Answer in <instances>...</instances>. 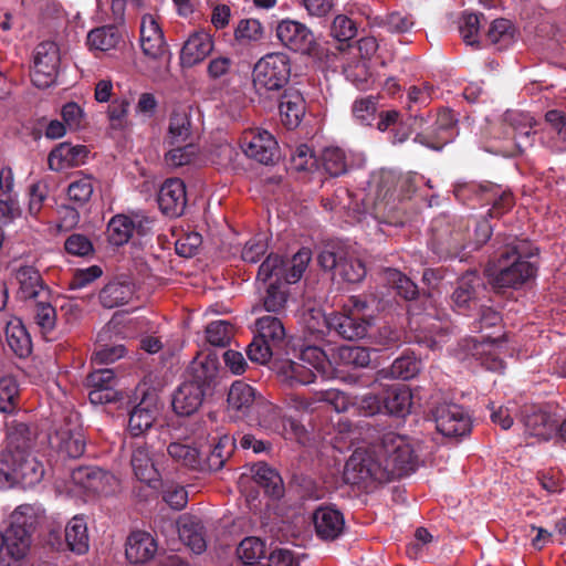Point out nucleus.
Here are the masks:
<instances>
[{
	"label": "nucleus",
	"mask_w": 566,
	"mask_h": 566,
	"mask_svg": "<svg viewBox=\"0 0 566 566\" xmlns=\"http://www.w3.org/2000/svg\"><path fill=\"white\" fill-rule=\"evenodd\" d=\"M418 455L405 436L387 432L369 452H354L345 464V479L354 484L367 480L387 483L413 473Z\"/></svg>",
	"instance_id": "obj_1"
},
{
	"label": "nucleus",
	"mask_w": 566,
	"mask_h": 566,
	"mask_svg": "<svg viewBox=\"0 0 566 566\" xmlns=\"http://www.w3.org/2000/svg\"><path fill=\"white\" fill-rule=\"evenodd\" d=\"M312 260V251L301 248L291 259L269 254L260 264L255 277V291L268 312H277L287 300L285 284L297 283Z\"/></svg>",
	"instance_id": "obj_2"
},
{
	"label": "nucleus",
	"mask_w": 566,
	"mask_h": 566,
	"mask_svg": "<svg viewBox=\"0 0 566 566\" xmlns=\"http://www.w3.org/2000/svg\"><path fill=\"white\" fill-rule=\"evenodd\" d=\"M220 382V361L208 347L197 353L187 368L185 380L172 396V409L179 416H191L212 397Z\"/></svg>",
	"instance_id": "obj_3"
},
{
	"label": "nucleus",
	"mask_w": 566,
	"mask_h": 566,
	"mask_svg": "<svg viewBox=\"0 0 566 566\" xmlns=\"http://www.w3.org/2000/svg\"><path fill=\"white\" fill-rule=\"evenodd\" d=\"M527 243L517 238L507 237L489 260L486 274L493 289L501 293L506 289H520L535 277L537 266L526 260L532 253L526 251Z\"/></svg>",
	"instance_id": "obj_4"
},
{
	"label": "nucleus",
	"mask_w": 566,
	"mask_h": 566,
	"mask_svg": "<svg viewBox=\"0 0 566 566\" xmlns=\"http://www.w3.org/2000/svg\"><path fill=\"white\" fill-rule=\"evenodd\" d=\"M290 59L284 53H269L253 67V88L264 108H273V98L290 80Z\"/></svg>",
	"instance_id": "obj_5"
},
{
	"label": "nucleus",
	"mask_w": 566,
	"mask_h": 566,
	"mask_svg": "<svg viewBox=\"0 0 566 566\" xmlns=\"http://www.w3.org/2000/svg\"><path fill=\"white\" fill-rule=\"evenodd\" d=\"M367 311L366 301L360 296H350L339 312L322 315L323 326L328 332L335 331L344 339H361L371 327V315Z\"/></svg>",
	"instance_id": "obj_6"
},
{
	"label": "nucleus",
	"mask_w": 566,
	"mask_h": 566,
	"mask_svg": "<svg viewBox=\"0 0 566 566\" xmlns=\"http://www.w3.org/2000/svg\"><path fill=\"white\" fill-rule=\"evenodd\" d=\"M469 223L463 220L451 221L446 216L433 219L429 244L440 259H463L462 252L470 248Z\"/></svg>",
	"instance_id": "obj_7"
},
{
	"label": "nucleus",
	"mask_w": 566,
	"mask_h": 566,
	"mask_svg": "<svg viewBox=\"0 0 566 566\" xmlns=\"http://www.w3.org/2000/svg\"><path fill=\"white\" fill-rule=\"evenodd\" d=\"M44 465L30 452L9 455L0 460V489L19 485L22 489L33 488L44 476Z\"/></svg>",
	"instance_id": "obj_8"
},
{
	"label": "nucleus",
	"mask_w": 566,
	"mask_h": 566,
	"mask_svg": "<svg viewBox=\"0 0 566 566\" xmlns=\"http://www.w3.org/2000/svg\"><path fill=\"white\" fill-rule=\"evenodd\" d=\"M34 531V515L31 505L18 506L11 515V523L2 533L3 549L13 562L23 559L31 546Z\"/></svg>",
	"instance_id": "obj_9"
},
{
	"label": "nucleus",
	"mask_w": 566,
	"mask_h": 566,
	"mask_svg": "<svg viewBox=\"0 0 566 566\" xmlns=\"http://www.w3.org/2000/svg\"><path fill=\"white\" fill-rule=\"evenodd\" d=\"M284 337L285 329L277 317L268 315L259 318L255 323L253 339L250 342V361L260 365L270 363Z\"/></svg>",
	"instance_id": "obj_10"
},
{
	"label": "nucleus",
	"mask_w": 566,
	"mask_h": 566,
	"mask_svg": "<svg viewBox=\"0 0 566 566\" xmlns=\"http://www.w3.org/2000/svg\"><path fill=\"white\" fill-rule=\"evenodd\" d=\"M437 431L446 438L459 439L470 434L472 419L469 412L454 402H439L430 409Z\"/></svg>",
	"instance_id": "obj_11"
},
{
	"label": "nucleus",
	"mask_w": 566,
	"mask_h": 566,
	"mask_svg": "<svg viewBox=\"0 0 566 566\" xmlns=\"http://www.w3.org/2000/svg\"><path fill=\"white\" fill-rule=\"evenodd\" d=\"M394 182V174L386 172L381 175L373 206V216L379 224L401 227L406 223L407 216L399 207L401 200H397L395 196Z\"/></svg>",
	"instance_id": "obj_12"
},
{
	"label": "nucleus",
	"mask_w": 566,
	"mask_h": 566,
	"mask_svg": "<svg viewBox=\"0 0 566 566\" xmlns=\"http://www.w3.org/2000/svg\"><path fill=\"white\" fill-rule=\"evenodd\" d=\"M486 285L478 271H467L457 280L455 287L450 295V307L453 312L471 316L481 305V296Z\"/></svg>",
	"instance_id": "obj_13"
},
{
	"label": "nucleus",
	"mask_w": 566,
	"mask_h": 566,
	"mask_svg": "<svg viewBox=\"0 0 566 566\" xmlns=\"http://www.w3.org/2000/svg\"><path fill=\"white\" fill-rule=\"evenodd\" d=\"M60 65V50L56 43L44 41L34 50L31 81L39 88H46L55 83Z\"/></svg>",
	"instance_id": "obj_14"
},
{
	"label": "nucleus",
	"mask_w": 566,
	"mask_h": 566,
	"mask_svg": "<svg viewBox=\"0 0 566 566\" xmlns=\"http://www.w3.org/2000/svg\"><path fill=\"white\" fill-rule=\"evenodd\" d=\"M276 36L289 50L302 55H316L317 46L312 30L304 23L283 19L276 25Z\"/></svg>",
	"instance_id": "obj_15"
},
{
	"label": "nucleus",
	"mask_w": 566,
	"mask_h": 566,
	"mask_svg": "<svg viewBox=\"0 0 566 566\" xmlns=\"http://www.w3.org/2000/svg\"><path fill=\"white\" fill-rule=\"evenodd\" d=\"M457 124L454 113L449 108H442L438 112L433 125L418 133L415 142L430 149L441 150L458 135Z\"/></svg>",
	"instance_id": "obj_16"
},
{
	"label": "nucleus",
	"mask_w": 566,
	"mask_h": 566,
	"mask_svg": "<svg viewBox=\"0 0 566 566\" xmlns=\"http://www.w3.org/2000/svg\"><path fill=\"white\" fill-rule=\"evenodd\" d=\"M118 379L113 369H96L86 377L85 385L90 388L88 399L93 405L116 402L122 392L116 388Z\"/></svg>",
	"instance_id": "obj_17"
},
{
	"label": "nucleus",
	"mask_w": 566,
	"mask_h": 566,
	"mask_svg": "<svg viewBox=\"0 0 566 566\" xmlns=\"http://www.w3.org/2000/svg\"><path fill=\"white\" fill-rule=\"evenodd\" d=\"M316 536L324 542L340 537L345 530L344 514L335 505H319L312 514Z\"/></svg>",
	"instance_id": "obj_18"
},
{
	"label": "nucleus",
	"mask_w": 566,
	"mask_h": 566,
	"mask_svg": "<svg viewBox=\"0 0 566 566\" xmlns=\"http://www.w3.org/2000/svg\"><path fill=\"white\" fill-rule=\"evenodd\" d=\"M417 324L412 329L411 339L427 348L436 350L441 347V344L447 342L448 336L451 333V328L448 324L443 325L438 319L424 315L419 319H411L410 325Z\"/></svg>",
	"instance_id": "obj_19"
},
{
	"label": "nucleus",
	"mask_w": 566,
	"mask_h": 566,
	"mask_svg": "<svg viewBox=\"0 0 566 566\" xmlns=\"http://www.w3.org/2000/svg\"><path fill=\"white\" fill-rule=\"evenodd\" d=\"M72 481L93 494L108 495L113 492L116 479L98 467L84 465L72 470Z\"/></svg>",
	"instance_id": "obj_20"
},
{
	"label": "nucleus",
	"mask_w": 566,
	"mask_h": 566,
	"mask_svg": "<svg viewBox=\"0 0 566 566\" xmlns=\"http://www.w3.org/2000/svg\"><path fill=\"white\" fill-rule=\"evenodd\" d=\"M157 202L160 211L169 217H180L187 206L186 185L179 178H169L160 187Z\"/></svg>",
	"instance_id": "obj_21"
},
{
	"label": "nucleus",
	"mask_w": 566,
	"mask_h": 566,
	"mask_svg": "<svg viewBox=\"0 0 566 566\" xmlns=\"http://www.w3.org/2000/svg\"><path fill=\"white\" fill-rule=\"evenodd\" d=\"M273 101L279 102L280 117L284 127L290 130L297 128L306 112L305 99L301 92L290 87L276 94Z\"/></svg>",
	"instance_id": "obj_22"
},
{
	"label": "nucleus",
	"mask_w": 566,
	"mask_h": 566,
	"mask_svg": "<svg viewBox=\"0 0 566 566\" xmlns=\"http://www.w3.org/2000/svg\"><path fill=\"white\" fill-rule=\"evenodd\" d=\"M57 453L63 458L78 459L84 454L86 440L80 424L72 423V420L61 426L54 437Z\"/></svg>",
	"instance_id": "obj_23"
},
{
	"label": "nucleus",
	"mask_w": 566,
	"mask_h": 566,
	"mask_svg": "<svg viewBox=\"0 0 566 566\" xmlns=\"http://www.w3.org/2000/svg\"><path fill=\"white\" fill-rule=\"evenodd\" d=\"M140 48L145 56L160 59L167 51L164 32L153 15L146 14L140 23Z\"/></svg>",
	"instance_id": "obj_24"
},
{
	"label": "nucleus",
	"mask_w": 566,
	"mask_h": 566,
	"mask_svg": "<svg viewBox=\"0 0 566 566\" xmlns=\"http://www.w3.org/2000/svg\"><path fill=\"white\" fill-rule=\"evenodd\" d=\"M250 158L262 165H273L280 159L279 144L270 132L250 128Z\"/></svg>",
	"instance_id": "obj_25"
},
{
	"label": "nucleus",
	"mask_w": 566,
	"mask_h": 566,
	"mask_svg": "<svg viewBox=\"0 0 566 566\" xmlns=\"http://www.w3.org/2000/svg\"><path fill=\"white\" fill-rule=\"evenodd\" d=\"M88 154L90 150L85 145H72L66 142L60 143L50 151L48 165L54 171L77 167L85 163Z\"/></svg>",
	"instance_id": "obj_26"
},
{
	"label": "nucleus",
	"mask_w": 566,
	"mask_h": 566,
	"mask_svg": "<svg viewBox=\"0 0 566 566\" xmlns=\"http://www.w3.org/2000/svg\"><path fill=\"white\" fill-rule=\"evenodd\" d=\"M525 432L542 440H549L556 432L557 423L549 412L537 406H526L522 411Z\"/></svg>",
	"instance_id": "obj_27"
},
{
	"label": "nucleus",
	"mask_w": 566,
	"mask_h": 566,
	"mask_svg": "<svg viewBox=\"0 0 566 566\" xmlns=\"http://www.w3.org/2000/svg\"><path fill=\"white\" fill-rule=\"evenodd\" d=\"M124 34V29L116 24L96 27L87 33L86 45L90 51L118 50L125 44Z\"/></svg>",
	"instance_id": "obj_28"
},
{
	"label": "nucleus",
	"mask_w": 566,
	"mask_h": 566,
	"mask_svg": "<svg viewBox=\"0 0 566 566\" xmlns=\"http://www.w3.org/2000/svg\"><path fill=\"white\" fill-rule=\"evenodd\" d=\"M501 337L481 336V338L465 339L468 353L481 360L488 369L497 371L504 368L503 360L495 356V348L500 345Z\"/></svg>",
	"instance_id": "obj_29"
},
{
	"label": "nucleus",
	"mask_w": 566,
	"mask_h": 566,
	"mask_svg": "<svg viewBox=\"0 0 566 566\" xmlns=\"http://www.w3.org/2000/svg\"><path fill=\"white\" fill-rule=\"evenodd\" d=\"M15 276L20 284L18 291L20 300L34 302L43 296H49L50 290L35 268L31 265L20 266Z\"/></svg>",
	"instance_id": "obj_30"
},
{
	"label": "nucleus",
	"mask_w": 566,
	"mask_h": 566,
	"mask_svg": "<svg viewBox=\"0 0 566 566\" xmlns=\"http://www.w3.org/2000/svg\"><path fill=\"white\" fill-rule=\"evenodd\" d=\"M252 421L266 430L275 431L280 428L279 410L250 386V427Z\"/></svg>",
	"instance_id": "obj_31"
},
{
	"label": "nucleus",
	"mask_w": 566,
	"mask_h": 566,
	"mask_svg": "<svg viewBox=\"0 0 566 566\" xmlns=\"http://www.w3.org/2000/svg\"><path fill=\"white\" fill-rule=\"evenodd\" d=\"M156 552L157 543L149 533L135 531L127 537L125 555L129 563L145 564L155 556Z\"/></svg>",
	"instance_id": "obj_32"
},
{
	"label": "nucleus",
	"mask_w": 566,
	"mask_h": 566,
	"mask_svg": "<svg viewBox=\"0 0 566 566\" xmlns=\"http://www.w3.org/2000/svg\"><path fill=\"white\" fill-rule=\"evenodd\" d=\"M130 465L138 482L157 483L160 473L156 469L146 442H134L130 446Z\"/></svg>",
	"instance_id": "obj_33"
},
{
	"label": "nucleus",
	"mask_w": 566,
	"mask_h": 566,
	"mask_svg": "<svg viewBox=\"0 0 566 566\" xmlns=\"http://www.w3.org/2000/svg\"><path fill=\"white\" fill-rule=\"evenodd\" d=\"M504 122V134L506 138L513 140L518 153H523L534 145L535 132L524 116L507 113Z\"/></svg>",
	"instance_id": "obj_34"
},
{
	"label": "nucleus",
	"mask_w": 566,
	"mask_h": 566,
	"mask_svg": "<svg viewBox=\"0 0 566 566\" xmlns=\"http://www.w3.org/2000/svg\"><path fill=\"white\" fill-rule=\"evenodd\" d=\"M32 446V433L30 427L24 422L11 421L7 423L6 447L0 452V460H6L7 454L17 455L30 452Z\"/></svg>",
	"instance_id": "obj_35"
},
{
	"label": "nucleus",
	"mask_w": 566,
	"mask_h": 566,
	"mask_svg": "<svg viewBox=\"0 0 566 566\" xmlns=\"http://www.w3.org/2000/svg\"><path fill=\"white\" fill-rule=\"evenodd\" d=\"M167 453L177 465L191 471L205 472L203 450L198 449L193 443L170 442L167 447Z\"/></svg>",
	"instance_id": "obj_36"
},
{
	"label": "nucleus",
	"mask_w": 566,
	"mask_h": 566,
	"mask_svg": "<svg viewBox=\"0 0 566 566\" xmlns=\"http://www.w3.org/2000/svg\"><path fill=\"white\" fill-rule=\"evenodd\" d=\"M165 142L169 146L193 142V126L190 108L178 107L169 117L168 134Z\"/></svg>",
	"instance_id": "obj_37"
},
{
	"label": "nucleus",
	"mask_w": 566,
	"mask_h": 566,
	"mask_svg": "<svg viewBox=\"0 0 566 566\" xmlns=\"http://www.w3.org/2000/svg\"><path fill=\"white\" fill-rule=\"evenodd\" d=\"M253 481L263 489L265 495L279 500L284 495V484L280 473L265 462L250 465Z\"/></svg>",
	"instance_id": "obj_38"
},
{
	"label": "nucleus",
	"mask_w": 566,
	"mask_h": 566,
	"mask_svg": "<svg viewBox=\"0 0 566 566\" xmlns=\"http://www.w3.org/2000/svg\"><path fill=\"white\" fill-rule=\"evenodd\" d=\"M158 416L157 406L144 398L129 413L128 430L135 438L145 434L155 423Z\"/></svg>",
	"instance_id": "obj_39"
},
{
	"label": "nucleus",
	"mask_w": 566,
	"mask_h": 566,
	"mask_svg": "<svg viewBox=\"0 0 566 566\" xmlns=\"http://www.w3.org/2000/svg\"><path fill=\"white\" fill-rule=\"evenodd\" d=\"M434 88L429 83H422L420 86H410L407 94V111L409 119L413 120L418 127H423L427 123V115L419 113L423 107H427L431 101Z\"/></svg>",
	"instance_id": "obj_40"
},
{
	"label": "nucleus",
	"mask_w": 566,
	"mask_h": 566,
	"mask_svg": "<svg viewBox=\"0 0 566 566\" xmlns=\"http://www.w3.org/2000/svg\"><path fill=\"white\" fill-rule=\"evenodd\" d=\"M213 49L211 38L205 33L199 32L192 34L184 44L180 52V60L182 65L193 66L206 59Z\"/></svg>",
	"instance_id": "obj_41"
},
{
	"label": "nucleus",
	"mask_w": 566,
	"mask_h": 566,
	"mask_svg": "<svg viewBox=\"0 0 566 566\" xmlns=\"http://www.w3.org/2000/svg\"><path fill=\"white\" fill-rule=\"evenodd\" d=\"M491 181H463L454 185L453 195L455 199L471 209L485 206L486 192Z\"/></svg>",
	"instance_id": "obj_42"
},
{
	"label": "nucleus",
	"mask_w": 566,
	"mask_h": 566,
	"mask_svg": "<svg viewBox=\"0 0 566 566\" xmlns=\"http://www.w3.org/2000/svg\"><path fill=\"white\" fill-rule=\"evenodd\" d=\"M486 192L485 206H491L486 212L490 219H501L509 213L515 206L514 195L510 189L502 188L501 185L492 182Z\"/></svg>",
	"instance_id": "obj_43"
},
{
	"label": "nucleus",
	"mask_w": 566,
	"mask_h": 566,
	"mask_svg": "<svg viewBox=\"0 0 566 566\" xmlns=\"http://www.w3.org/2000/svg\"><path fill=\"white\" fill-rule=\"evenodd\" d=\"M180 539L196 554H201L207 548L205 527L197 517L189 516L180 521L178 526Z\"/></svg>",
	"instance_id": "obj_44"
},
{
	"label": "nucleus",
	"mask_w": 566,
	"mask_h": 566,
	"mask_svg": "<svg viewBox=\"0 0 566 566\" xmlns=\"http://www.w3.org/2000/svg\"><path fill=\"white\" fill-rule=\"evenodd\" d=\"M385 413L405 417L410 412L412 406V395L406 386H395L388 388L384 395Z\"/></svg>",
	"instance_id": "obj_45"
},
{
	"label": "nucleus",
	"mask_w": 566,
	"mask_h": 566,
	"mask_svg": "<svg viewBox=\"0 0 566 566\" xmlns=\"http://www.w3.org/2000/svg\"><path fill=\"white\" fill-rule=\"evenodd\" d=\"M548 133L553 134L548 147L553 153L566 151V113L560 109H549L544 116Z\"/></svg>",
	"instance_id": "obj_46"
},
{
	"label": "nucleus",
	"mask_w": 566,
	"mask_h": 566,
	"mask_svg": "<svg viewBox=\"0 0 566 566\" xmlns=\"http://www.w3.org/2000/svg\"><path fill=\"white\" fill-rule=\"evenodd\" d=\"M133 293L130 283L111 281L99 291L98 298L104 308H114L127 304Z\"/></svg>",
	"instance_id": "obj_47"
},
{
	"label": "nucleus",
	"mask_w": 566,
	"mask_h": 566,
	"mask_svg": "<svg viewBox=\"0 0 566 566\" xmlns=\"http://www.w3.org/2000/svg\"><path fill=\"white\" fill-rule=\"evenodd\" d=\"M65 541L73 553L78 555L88 551L90 537L87 524L83 515H75L65 527Z\"/></svg>",
	"instance_id": "obj_48"
},
{
	"label": "nucleus",
	"mask_w": 566,
	"mask_h": 566,
	"mask_svg": "<svg viewBox=\"0 0 566 566\" xmlns=\"http://www.w3.org/2000/svg\"><path fill=\"white\" fill-rule=\"evenodd\" d=\"M233 448V439L229 436L219 438L218 442L212 448L208 447V450L203 451L205 472H216L221 470L224 467L226 461L231 455Z\"/></svg>",
	"instance_id": "obj_49"
},
{
	"label": "nucleus",
	"mask_w": 566,
	"mask_h": 566,
	"mask_svg": "<svg viewBox=\"0 0 566 566\" xmlns=\"http://www.w3.org/2000/svg\"><path fill=\"white\" fill-rule=\"evenodd\" d=\"M6 336L8 346L18 357L25 358L32 353L31 336L20 321L7 325Z\"/></svg>",
	"instance_id": "obj_50"
},
{
	"label": "nucleus",
	"mask_w": 566,
	"mask_h": 566,
	"mask_svg": "<svg viewBox=\"0 0 566 566\" xmlns=\"http://www.w3.org/2000/svg\"><path fill=\"white\" fill-rule=\"evenodd\" d=\"M318 161L323 170L331 177H339L348 171L346 153L337 146L324 148Z\"/></svg>",
	"instance_id": "obj_51"
},
{
	"label": "nucleus",
	"mask_w": 566,
	"mask_h": 566,
	"mask_svg": "<svg viewBox=\"0 0 566 566\" xmlns=\"http://www.w3.org/2000/svg\"><path fill=\"white\" fill-rule=\"evenodd\" d=\"M227 402L231 418L241 420L248 416V384L243 379L233 381Z\"/></svg>",
	"instance_id": "obj_52"
},
{
	"label": "nucleus",
	"mask_w": 566,
	"mask_h": 566,
	"mask_svg": "<svg viewBox=\"0 0 566 566\" xmlns=\"http://www.w3.org/2000/svg\"><path fill=\"white\" fill-rule=\"evenodd\" d=\"M386 282L406 301L417 300L420 295L418 285L406 274L397 269H386L384 272Z\"/></svg>",
	"instance_id": "obj_53"
},
{
	"label": "nucleus",
	"mask_w": 566,
	"mask_h": 566,
	"mask_svg": "<svg viewBox=\"0 0 566 566\" xmlns=\"http://www.w3.org/2000/svg\"><path fill=\"white\" fill-rule=\"evenodd\" d=\"M344 74L346 80L360 91L368 90L374 83L373 74L369 69V60L367 57H360L348 63L344 67Z\"/></svg>",
	"instance_id": "obj_54"
},
{
	"label": "nucleus",
	"mask_w": 566,
	"mask_h": 566,
	"mask_svg": "<svg viewBox=\"0 0 566 566\" xmlns=\"http://www.w3.org/2000/svg\"><path fill=\"white\" fill-rule=\"evenodd\" d=\"M134 232V219L124 214H117L111 219L107 226L108 241L113 245L120 247L129 241Z\"/></svg>",
	"instance_id": "obj_55"
},
{
	"label": "nucleus",
	"mask_w": 566,
	"mask_h": 566,
	"mask_svg": "<svg viewBox=\"0 0 566 566\" xmlns=\"http://www.w3.org/2000/svg\"><path fill=\"white\" fill-rule=\"evenodd\" d=\"M95 180L92 176L85 175L70 182L67 198L76 207H85L94 192Z\"/></svg>",
	"instance_id": "obj_56"
},
{
	"label": "nucleus",
	"mask_w": 566,
	"mask_h": 566,
	"mask_svg": "<svg viewBox=\"0 0 566 566\" xmlns=\"http://www.w3.org/2000/svg\"><path fill=\"white\" fill-rule=\"evenodd\" d=\"M421 369V360L412 353H406L396 358L387 374L392 378L408 380L413 378Z\"/></svg>",
	"instance_id": "obj_57"
},
{
	"label": "nucleus",
	"mask_w": 566,
	"mask_h": 566,
	"mask_svg": "<svg viewBox=\"0 0 566 566\" xmlns=\"http://www.w3.org/2000/svg\"><path fill=\"white\" fill-rule=\"evenodd\" d=\"M206 344L226 348L233 336L232 325L226 321H213L206 327Z\"/></svg>",
	"instance_id": "obj_58"
},
{
	"label": "nucleus",
	"mask_w": 566,
	"mask_h": 566,
	"mask_svg": "<svg viewBox=\"0 0 566 566\" xmlns=\"http://www.w3.org/2000/svg\"><path fill=\"white\" fill-rule=\"evenodd\" d=\"M318 167V159L313 149L306 144H301L291 153L290 168L297 172H311Z\"/></svg>",
	"instance_id": "obj_59"
},
{
	"label": "nucleus",
	"mask_w": 566,
	"mask_h": 566,
	"mask_svg": "<svg viewBox=\"0 0 566 566\" xmlns=\"http://www.w3.org/2000/svg\"><path fill=\"white\" fill-rule=\"evenodd\" d=\"M298 358L322 375H325L331 366L327 354L317 345H303Z\"/></svg>",
	"instance_id": "obj_60"
},
{
	"label": "nucleus",
	"mask_w": 566,
	"mask_h": 566,
	"mask_svg": "<svg viewBox=\"0 0 566 566\" xmlns=\"http://www.w3.org/2000/svg\"><path fill=\"white\" fill-rule=\"evenodd\" d=\"M172 148L165 154V161L172 167L189 165L198 155V147L193 142H188L171 146Z\"/></svg>",
	"instance_id": "obj_61"
},
{
	"label": "nucleus",
	"mask_w": 566,
	"mask_h": 566,
	"mask_svg": "<svg viewBox=\"0 0 566 566\" xmlns=\"http://www.w3.org/2000/svg\"><path fill=\"white\" fill-rule=\"evenodd\" d=\"M33 318L43 332H51L55 327L56 312L49 302V296H43L33 302Z\"/></svg>",
	"instance_id": "obj_62"
},
{
	"label": "nucleus",
	"mask_w": 566,
	"mask_h": 566,
	"mask_svg": "<svg viewBox=\"0 0 566 566\" xmlns=\"http://www.w3.org/2000/svg\"><path fill=\"white\" fill-rule=\"evenodd\" d=\"M338 358L345 366L365 368L370 364V352L360 346H342L338 349Z\"/></svg>",
	"instance_id": "obj_63"
},
{
	"label": "nucleus",
	"mask_w": 566,
	"mask_h": 566,
	"mask_svg": "<svg viewBox=\"0 0 566 566\" xmlns=\"http://www.w3.org/2000/svg\"><path fill=\"white\" fill-rule=\"evenodd\" d=\"M337 273L345 282L359 283L366 276V266L361 260L348 256L345 253Z\"/></svg>",
	"instance_id": "obj_64"
}]
</instances>
